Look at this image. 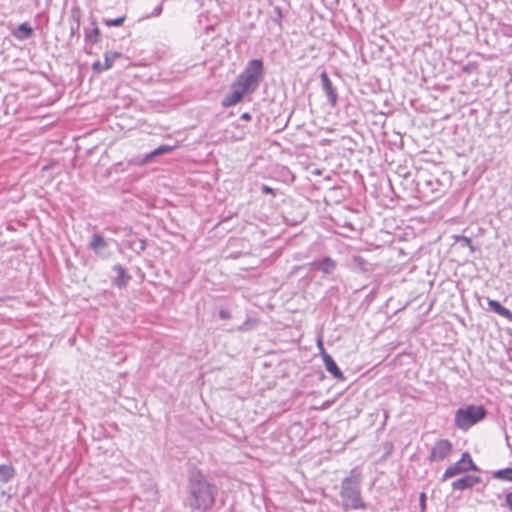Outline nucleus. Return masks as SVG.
I'll list each match as a JSON object with an SVG mask.
<instances>
[{
    "instance_id": "1",
    "label": "nucleus",
    "mask_w": 512,
    "mask_h": 512,
    "mask_svg": "<svg viewBox=\"0 0 512 512\" xmlns=\"http://www.w3.org/2000/svg\"><path fill=\"white\" fill-rule=\"evenodd\" d=\"M186 480V506L192 511H210L218 493L216 484L194 463L187 465Z\"/></svg>"
},
{
    "instance_id": "2",
    "label": "nucleus",
    "mask_w": 512,
    "mask_h": 512,
    "mask_svg": "<svg viewBox=\"0 0 512 512\" xmlns=\"http://www.w3.org/2000/svg\"><path fill=\"white\" fill-rule=\"evenodd\" d=\"M443 179L428 171L419 172L416 179V187L420 198L432 202L441 197L448 189L450 176L443 173Z\"/></svg>"
},
{
    "instance_id": "3",
    "label": "nucleus",
    "mask_w": 512,
    "mask_h": 512,
    "mask_svg": "<svg viewBox=\"0 0 512 512\" xmlns=\"http://www.w3.org/2000/svg\"><path fill=\"white\" fill-rule=\"evenodd\" d=\"M340 497L345 511L366 508V504L361 497V475L355 469L342 480Z\"/></svg>"
},
{
    "instance_id": "4",
    "label": "nucleus",
    "mask_w": 512,
    "mask_h": 512,
    "mask_svg": "<svg viewBox=\"0 0 512 512\" xmlns=\"http://www.w3.org/2000/svg\"><path fill=\"white\" fill-rule=\"evenodd\" d=\"M265 76L264 62L260 58H254L247 62L244 69L236 77V85L243 86L245 90L256 92Z\"/></svg>"
},
{
    "instance_id": "5",
    "label": "nucleus",
    "mask_w": 512,
    "mask_h": 512,
    "mask_svg": "<svg viewBox=\"0 0 512 512\" xmlns=\"http://www.w3.org/2000/svg\"><path fill=\"white\" fill-rule=\"evenodd\" d=\"M487 414L488 411L483 405H467L456 411L454 424L457 428L465 431L484 420Z\"/></svg>"
},
{
    "instance_id": "6",
    "label": "nucleus",
    "mask_w": 512,
    "mask_h": 512,
    "mask_svg": "<svg viewBox=\"0 0 512 512\" xmlns=\"http://www.w3.org/2000/svg\"><path fill=\"white\" fill-rule=\"evenodd\" d=\"M88 248L92 250L97 257L103 260L109 259L112 255L109 242L99 233H95L91 236Z\"/></svg>"
},
{
    "instance_id": "7",
    "label": "nucleus",
    "mask_w": 512,
    "mask_h": 512,
    "mask_svg": "<svg viewBox=\"0 0 512 512\" xmlns=\"http://www.w3.org/2000/svg\"><path fill=\"white\" fill-rule=\"evenodd\" d=\"M453 451V445L448 439H440L432 446L428 460L430 462H440L450 456Z\"/></svg>"
},
{
    "instance_id": "8",
    "label": "nucleus",
    "mask_w": 512,
    "mask_h": 512,
    "mask_svg": "<svg viewBox=\"0 0 512 512\" xmlns=\"http://www.w3.org/2000/svg\"><path fill=\"white\" fill-rule=\"evenodd\" d=\"M253 94L250 90H245L243 86H237L236 80L231 85V90L222 99V106L227 108L240 103L245 95Z\"/></svg>"
},
{
    "instance_id": "9",
    "label": "nucleus",
    "mask_w": 512,
    "mask_h": 512,
    "mask_svg": "<svg viewBox=\"0 0 512 512\" xmlns=\"http://www.w3.org/2000/svg\"><path fill=\"white\" fill-rule=\"evenodd\" d=\"M320 79H321L322 89L328 99L329 104L332 107H335L338 102L337 90L334 87L333 83L331 82L326 71H323L320 74Z\"/></svg>"
},
{
    "instance_id": "10",
    "label": "nucleus",
    "mask_w": 512,
    "mask_h": 512,
    "mask_svg": "<svg viewBox=\"0 0 512 512\" xmlns=\"http://www.w3.org/2000/svg\"><path fill=\"white\" fill-rule=\"evenodd\" d=\"M323 362L325 365L326 370L337 380L344 381L346 378L341 371V369L338 367L337 363L333 359V357L326 353H322Z\"/></svg>"
},
{
    "instance_id": "11",
    "label": "nucleus",
    "mask_w": 512,
    "mask_h": 512,
    "mask_svg": "<svg viewBox=\"0 0 512 512\" xmlns=\"http://www.w3.org/2000/svg\"><path fill=\"white\" fill-rule=\"evenodd\" d=\"M112 270L117 273V277L112 280V284L117 288H124L131 280V275L121 264H115Z\"/></svg>"
},
{
    "instance_id": "12",
    "label": "nucleus",
    "mask_w": 512,
    "mask_h": 512,
    "mask_svg": "<svg viewBox=\"0 0 512 512\" xmlns=\"http://www.w3.org/2000/svg\"><path fill=\"white\" fill-rule=\"evenodd\" d=\"M469 471H473L472 468H469V465L463 464L461 462H455L454 464L450 465L445 472L443 473L441 477V481H446L449 478L455 477L460 474L467 473Z\"/></svg>"
},
{
    "instance_id": "13",
    "label": "nucleus",
    "mask_w": 512,
    "mask_h": 512,
    "mask_svg": "<svg viewBox=\"0 0 512 512\" xmlns=\"http://www.w3.org/2000/svg\"><path fill=\"white\" fill-rule=\"evenodd\" d=\"M33 34L34 29L27 22L21 23L20 25L17 26V28H15L12 31V35L20 41H24L31 38Z\"/></svg>"
},
{
    "instance_id": "14",
    "label": "nucleus",
    "mask_w": 512,
    "mask_h": 512,
    "mask_svg": "<svg viewBox=\"0 0 512 512\" xmlns=\"http://www.w3.org/2000/svg\"><path fill=\"white\" fill-rule=\"evenodd\" d=\"M92 28L85 27L84 28V38L85 42L89 44H97L101 39V32L97 27L96 21L92 20L91 22Z\"/></svg>"
},
{
    "instance_id": "15",
    "label": "nucleus",
    "mask_w": 512,
    "mask_h": 512,
    "mask_svg": "<svg viewBox=\"0 0 512 512\" xmlns=\"http://www.w3.org/2000/svg\"><path fill=\"white\" fill-rule=\"evenodd\" d=\"M174 149H175V146L165 145V144L160 145L159 147H157L156 149L152 150L150 153L145 155V157L143 158V163H148V162L152 161V159L157 156L168 154V153L172 152Z\"/></svg>"
},
{
    "instance_id": "16",
    "label": "nucleus",
    "mask_w": 512,
    "mask_h": 512,
    "mask_svg": "<svg viewBox=\"0 0 512 512\" xmlns=\"http://www.w3.org/2000/svg\"><path fill=\"white\" fill-rule=\"evenodd\" d=\"M16 474L15 468L11 464H0V483L10 482Z\"/></svg>"
},
{
    "instance_id": "17",
    "label": "nucleus",
    "mask_w": 512,
    "mask_h": 512,
    "mask_svg": "<svg viewBox=\"0 0 512 512\" xmlns=\"http://www.w3.org/2000/svg\"><path fill=\"white\" fill-rule=\"evenodd\" d=\"M337 268V263L331 257H324L321 259L320 271L325 275H331Z\"/></svg>"
},
{
    "instance_id": "18",
    "label": "nucleus",
    "mask_w": 512,
    "mask_h": 512,
    "mask_svg": "<svg viewBox=\"0 0 512 512\" xmlns=\"http://www.w3.org/2000/svg\"><path fill=\"white\" fill-rule=\"evenodd\" d=\"M488 309L498 314L499 316L506 317L509 309L504 307L499 301L487 298Z\"/></svg>"
},
{
    "instance_id": "19",
    "label": "nucleus",
    "mask_w": 512,
    "mask_h": 512,
    "mask_svg": "<svg viewBox=\"0 0 512 512\" xmlns=\"http://www.w3.org/2000/svg\"><path fill=\"white\" fill-rule=\"evenodd\" d=\"M451 487L454 491H464L472 488L469 475H465L452 482Z\"/></svg>"
},
{
    "instance_id": "20",
    "label": "nucleus",
    "mask_w": 512,
    "mask_h": 512,
    "mask_svg": "<svg viewBox=\"0 0 512 512\" xmlns=\"http://www.w3.org/2000/svg\"><path fill=\"white\" fill-rule=\"evenodd\" d=\"M71 18L73 19L74 23L70 26V36L73 37L77 35L79 37V28H80V11L79 9H72L71 11Z\"/></svg>"
},
{
    "instance_id": "21",
    "label": "nucleus",
    "mask_w": 512,
    "mask_h": 512,
    "mask_svg": "<svg viewBox=\"0 0 512 512\" xmlns=\"http://www.w3.org/2000/svg\"><path fill=\"white\" fill-rule=\"evenodd\" d=\"M492 477L497 480L512 482V467H506L493 471Z\"/></svg>"
},
{
    "instance_id": "22",
    "label": "nucleus",
    "mask_w": 512,
    "mask_h": 512,
    "mask_svg": "<svg viewBox=\"0 0 512 512\" xmlns=\"http://www.w3.org/2000/svg\"><path fill=\"white\" fill-rule=\"evenodd\" d=\"M122 54L116 51H107L104 53V65L103 68L110 69L113 67L116 58L121 57Z\"/></svg>"
},
{
    "instance_id": "23",
    "label": "nucleus",
    "mask_w": 512,
    "mask_h": 512,
    "mask_svg": "<svg viewBox=\"0 0 512 512\" xmlns=\"http://www.w3.org/2000/svg\"><path fill=\"white\" fill-rule=\"evenodd\" d=\"M126 20V15H122L120 17L110 19V18H103L102 23L108 27H119L123 25V23Z\"/></svg>"
},
{
    "instance_id": "24",
    "label": "nucleus",
    "mask_w": 512,
    "mask_h": 512,
    "mask_svg": "<svg viewBox=\"0 0 512 512\" xmlns=\"http://www.w3.org/2000/svg\"><path fill=\"white\" fill-rule=\"evenodd\" d=\"M458 462L469 465V468H472L473 471H480V468L475 464L468 452H464Z\"/></svg>"
},
{
    "instance_id": "25",
    "label": "nucleus",
    "mask_w": 512,
    "mask_h": 512,
    "mask_svg": "<svg viewBox=\"0 0 512 512\" xmlns=\"http://www.w3.org/2000/svg\"><path fill=\"white\" fill-rule=\"evenodd\" d=\"M271 20L276 23L279 27L282 26L283 13L279 6H275L271 12Z\"/></svg>"
},
{
    "instance_id": "26",
    "label": "nucleus",
    "mask_w": 512,
    "mask_h": 512,
    "mask_svg": "<svg viewBox=\"0 0 512 512\" xmlns=\"http://www.w3.org/2000/svg\"><path fill=\"white\" fill-rule=\"evenodd\" d=\"M146 246H147V243H146V240L145 239H138L137 241H134L132 244H131V248L137 253V254H140L142 252L145 251L146 249Z\"/></svg>"
},
{
    "instance_id": "27",
    "label": "nucleus",
    "mask_w": 512,
    "mask_h": 512,
    "mask_svg": "<svg viewBox=\"0 0 512 512\" xmlns=\"http://www.w3.org/2000/svg\"><path fill=\"white\" fill-rule=\"evenodd\" d=\"M353 263L362 272H365L368 270V268H367L368 263L362 256H354Z\"/></svg>"
},
{
    "instance_id": "28",
    "label": "nucleus",
    "mask_w": 512,
    "mask_h": 512,
    "mask_svg": "<svg viewBox=\"0 0 512 512\" xmlns=\"http://www.w3.org/2000/svg\"><path fill=\"white\" fill-rule=\"evenodd\" d=\"M454 239L456 242L461 243L462 246H467L470 248L471 251L474 250L472 241L469 237H466L464 235H455Z\"/></svg>"
},
{
    "instance_id": "29",
    "label": "nucleus",
    "mask_w": 512,
    "mask_h": 512,
    "mask_svg": "<svg viewBox=\"0 0 512 512\" xmlns=\"http://www.w3.org/2000/svg\"><path fill=\"white\" fill-rule=\"evenodd\" d=\"M303 267L308 268L310 271H320L321 259L306 263Z\"/></svg>"
},
{
    "instance_id": "30",
    "label": "nucleus",
    "mask_w": 512,
    "mask_h": 512,
    "mask_svg": "<svg viewBox=\"0 0 512 512\" xmlns=\"http://www.w3.org/2000/svg\"><path fill=\"white\" fill-rule=\"evenodd\" d=\"M103 65L104 63L102 64L99 60L95 61L93 64H92V70L95 74H99L105 70H107L106 68H103Z\"/></svg>"
},
{
    "instance_id": "31",
    "label": "nucleus",
    "mask_w": 512,
    "mask_h": 512,
    "mask_svg": "<svg viewBox=\"0 0 512 512\" xmlns=\"http://www.w3.org/2000/svg\"><path fill=\"white\" fill-rule=\"evenodd\" d=\"M502 506L507 507L512 512V492H508L505 494V499Z\"/></svg>"
},
{
    "instance_id": "32",
    "label": "nucleus",
    "mask_w": 512,
    "mask_h": 512,
    "mask_svg": "<svg viewBox=\"0 0 512 512\" xmlns=\"http://www.w3.org/2000/svg\"><path fill=\"white\" fill-rule=\"evenodd\" d=\"M426 494L424 492L420 493V497H419V505H420V508H421V511H424L426 509Z\"/></svg>"
},
{
    "instance_id": "33",
    "label": "nucleus",
    "mask_w": 512,
    "mask_h": 512,
    "mask_svg": "<svg viewBox=\"0 0 512 512\" xmlns=\"http://www.w3.org/2000/svg\"><path fill=\"white\" fill-rule=\"evenodd\" d=\"M163 11L162 5H158L154 8V10L149 14V17H157L159 16Z\"/></svg>"
},
{
    "instance_id": "34",
    "label": "nucleus",
    "mask_w": 512,
    "mask_h": 512,
    "mask_svg": "<svg viewBox=\"0 0 512 512\" xmlns=\"http://www.w3.org/2000/svg\"><path fill=\"white\" fill-rule=\"evenodd\" d=\"M219 317L223 320H226V319H230L231 318V313L229 310L227 309H221L219 311Z\"/></svg>"
},
{
    "instance_id": "35",
    "label": "nucleus",
    "mask_w": 512,
    "mask_h": 512,
    "mask_svg": "<svg viewBox=\"0 0 512 512\" xmlns=\"http://www.w3.org/2000/svg\"><path fill=\"white\" fill-rule=\"evenodd\" d=\"M261 191H262V193H264V194H272V195H275V190H274L272 187L268 186V185H264V184H263V185H262V187H261Z\"/></svg>"
},
{
    "instance_id": "36",
    "label": "nucleus",
    "mask_w": 512,
    "mask_h": 512,
    "mask_svg": "<svg viewBox=\"0 0 512 512\" xmlns=\"http://www.w3.org/2000/svg\"><path fill=\"white\" fill-rule=\"evenodd\" d=\"M471 485L474 487L476 484L480 483L482 481L481 477L475 476V475H469Z\"/></svg>"
},
{
    "instance_id": "37",
    "label": "nucleus",
    "mask_w": 512,
    "mask_h": 512,
    "mask_svg": "<svg viewBox=\"0 0 512 512\" xmlns=\"http://www.w3.org/2000/svg\"><path fill=\"white\" fill-rule=\"evenodd\" d=\"M240 119L241 120H244V121H250L252 119V116L250 113L248 112H244L241 116H240Z\"/></svg>"
},
{
    "instance_id": "38",
    "label": "nucleus",
    "mask_w": 512,
    "mask_h": 512,
    "mask_svg": "<svg viewBox=\"0 0 512 512\" xmlns=\"http://www.w3.org/2000/svg\"><path fill=\"white\" fill-rule=\"evenodd\" d=\"M505 318L512 322V312L510 310L508 311V314Z\"/></svg>"
}]
</instances>
